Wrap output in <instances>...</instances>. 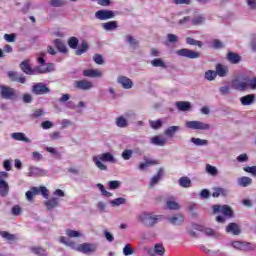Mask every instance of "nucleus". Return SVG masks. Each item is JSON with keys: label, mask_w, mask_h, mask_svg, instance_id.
Returning <instances> with one entry per match:
<instances>
[{"label": "nucleus", "mask_w": 256, "mask_h": 256, "mask_svg": "<svg viewBox=\"0 0 256 256\" xmlns=\"http://www.w3.org/2000/svg\"><path fill=\"white\" fill-rule=\"evenodd\" d=\"M60 243H63V245H66V247H71V249H75L76 251H79L80 253H95L97 251V246L95 244L91 243H83L78 246L75 245V242L73 241H67L65 236H61L59 239Z\"/></svg>", "instance_id": "1"}, {"label": "nucleus", "mask_w": 256, "mask_h": 256, "mask_svg": "<svg viewBox=\"0 0 256 256\" xmlns=\"http://www.w3.org/2000/svg\"><path fill=\"white\" fill-rule=\"evenodd\" d=\"M104 163H116L117 160H115V157L111 152H106L102 153L100 155L94 156L93 157V162L95 163L96 167L100 169V171H107V165L103 164Z\"/></svg>", "instance_id": "2"}, {"label": "nucleus", "mask_w": 256, "mask_h": 256, "mask_svg": "<svg viewBox=\"0 0 256 256\" xmlns=\"http://www.w3.org/2000/svg\"><path fill=\"white\" fill-rule=\"evenodd\" d=\"M138 220L141 221L145 227H154L159 221H163V215H153V213L144 212L138 216Z\"/></svg>", "instance_id": "3"}, {"label": "nucleus", "mask_w": 256, "mask_h": 256, "mask_svg": "<svg viewBox=\"0 0 256 256\" xmlns=\"http://www.w3.org/2000/svg\"><path fill=\"white\" fill-rule=\"evenodd\" d=\"M45 56V53H40V57H38V63L41 66H37L35 68L36 73L45 74V73H51L52 71H55V64L53 63H47L43 59Z\"/></svg>", "instance_id": "4"}, {"label": "nucleus", "mask_w": 256, "mask_h": 256, "mask_svg": "<svg viewBox=\"0 0 256 256\" xmlns=\"http://www.w3.org/2000/svg\"><path fill=\"white\" fill-rule=\"evenodd\" d=\"M0 96L2 99L13 101L17 99V91L10 86L0 85Z\"/></svg>", "instance_id": "5"}, {"label": "nucleus", "mask_w": 256, "mask_h": 256, "mask_svg": "<svg viewBox=\"0 0 256 256\" xmlns=\"http://www.w3.org/2000/svg\"><path fill=\"white\" fill-rule=\"evenodd\" d=\"M185 127L187 129L199 130V131H209L211 129V125L205 124L201 121H188L185 123Z\"/></svg>", "instance_id": "6"}, {"label": "nucleus", "mask_w": 256, "mask_h": 256, "mask_svg": "<svg viewBox=\"0 0 256 256\" xmlns=\"http://www.w3.org/2000/svg\"><path fill=\"white\" fill-rule=\"evenodd\" d=\"M212 211L215 215L222 213L224 217H233V209H231L229 205H213Z\"/></svg>", "instance_id": "7"}, {"label": "nucleus", "mask_w": 256, "mask_h": 256, "mask_svg": "<svg viewBox=\"0 0 256 256\" xmlns=\"http://www.w3.org/2000/svg\"><path fill=\"white\" fill-rule=\"evenodd\" d=\"M234 249H238V251H255V244L249 242H241V241H233L231 243Z\"/></svg>", "instance_id": "8"}, {"label": "nucleus", "mask_w": 256, "mask_h": 256, "mask_svg": "<svg viewBox=\"0 0 256 256\" xmlns=\"http://www.w3.org/2000/svg\"><path fill=\"white\" fill-rule=\"evenodd\" d=\"M177 55H179V57H186V59H199V57H201V54L199 52L189 50L187 48H182L178 50Z\"/></svg>", "instance_id": "9"}, {"label": "nucleus", "mask_w": 256, "mask_h": 256, "mask_svg": "<svg viewBox=\"0 0 256 256\" xmlns=\"http://www.w3.org/2000/svg\"><path fill=\"white\" fill-rule=\"evenodd\" d=\"M32 93L34 95H47V93H51V90L47 85L40 82L32 86Z\"/></svg>", "instance_id": "10"}, {"label": "nucleus", "mask_w": 256, "mask_h": 256, "mask_svg": "<svg viewBox=\"0 0 256 256\" xmlns=\"http://www.w3.org/2000/svg\"><path fill=\"white\" fill-rule=\"evenodd\" d=\"M95 17L100 21H107V19H113V17H115V13L111 10H98L95 13Z\"/></svg>", "instance_id": "11"}, {"label": "nucleus", "mask_w": 256, "mask_h": 256, "mask_svg": "<svg viewBox=\"0 0 256 256\" xmlns=\"http://www.w3.org/2000/svg\"><path fill=\"white\" fill-rule=\"evenodd\" d=\"M75 89H80V91H89L93 89V82L88 80H77L74 82Z\"/></svg>", "instance_id": "12"}, {"label": "nucleus", "mask_w": 256, "mask_h": 256, "mask_svg": "<svg viewBox=\"0 0 256 256\" xmlns=\"http://www.w3.org/2000/svg\"><path fill=\"white\" fill-rule=\"evenodd\" d=\"M142 163L139 164L140 171H143L144 169H147V167H153L155 165H159L161 162L159 160L151 159L148 156L143 157Z\"/></svg>", "instance_id": "13"}, {"label": "nucleus", "mask_w": 256, "mask_h": 256, "mask_svg": "<svg viewBox=\"0 0 256 256\" xmlns=\"http://www.w3.org/2000/svg\"><path fill=\"white\" fill-rule=\"evenodd\" d=\"M148 255H150V256H155V255L163 256V255H165V247L161 243L155 244L153 248H150L148 250Z\"/></svg>", "instance_id": "14"}, {"label": "nucleus", "mask_w": 256, "mask_h": 256, "mask_svg": "<svg viewBox=\"0 0 256 256\" xmlns=\"http://www.w3.org/2000/svg\"><path fill=\"white\" fill-rule=\"evenodd\" d=\"M7 76L9 77L10 80H12L14 83H25L26 78L23 74L19 75V73L15 71H9L7 73Z\"/></svg>", "instance_id": "15"}, {"label": "nucleus", "mask_w": 256, "mask_h": 256, "mask_svg": "<svg viewBox=\"0 0 256 256\" xmlns=\"http://www.w3.org/2000/svg\"><path fill=\"white\" fill-rule=\"evenodd\" d=\"M47 175V171L36 167V166H30L29 167V176L30 177H43Z\"/></svg>", "instance_id": "16"}, {"label": "nucleus", "mask_w": 256, "mask_h": 256, "mask_svg": "<svg viewBox=\"0 0 256 256\" xmlns=\"http://www.w3.org/2000/svg\"><path fill=\"white\" fill-rule=\"evenodd\" d=\"M20 69L26 75H35L37 73V70H35V69L33 70V68H31V65L29 64V62L27 60H24L21 62Z\"/></svg>", "instance_id": "17"}, {"label": "nucleus", "mask_w": 256, "mask_h": 256, "mask_svg": "<svg viewBox=\"0 0 256 256\" xmlns=\"http://www.w3.org/2000/svg\"><path fill=\"white\" fill-rule=\"evenodd\" d=\"M226 233H231V235H241V228L235 222H231L226 227Z\"/></svg>", "instance_id": "18"}, {"label": "nucleus", "mask_w": 256, "mask_h": 256, "mask_svg": "<svg viewBox=\"0 0 256 256\" xmlns=\"http://www.w3.org/2000/svg\"><path fill=\"white\" fill-rule=\"evenodd\" d=\"M117 81L122 85L123 89H131L133 87V81L126 76H119Z\"/></svg>", "instance_id": "19"}, {"label": "nucleus", "mask_w": 256, "mask_h": 256, "mask_svg": "<svg viewBox=\"0 0 256 256\" xmlns=\"http://www.w3.org/2000/svg\"><path fill=\"white\" fill-rule=\"evenodd\" d=\"M216 75L218 77H227L229 74V68L221 63L216 64Z\"/></svg>", "instance_id": "20"}, {"label": "nucleus", "mask_w": 256, "mask_h": 256, "mask_svg": "<svg viewBox=\"0 0 256 256\" xmlns=\"http://www.w3.org/2000/svg\"><path fill=\"white\" fill-rule=\"evenodd\" d=\"M9 195V183L0 177V197H7Z\"/></svg>", "instance_id": "21"}, {"label": "nucleus", "mask_w": 256, "mask_h": 256, "mask_svg": "<svg viewBox=\"0 0 256 256\" xmlns=\"http://www.w3.org/2000/svg\"><path fill=\"white\" fill-rule=\"evenodd\" d=\"M11 137L12 139H14V141H23V143H31V139L27 138V136L23 132L12 133Z\"/></svg>", "instance_id": "22"}, {"label": "nucleus", "mask_w": 256, "mask_h": 256, "mask_svg": "<svg viewBox=\"0 0 256 256\" xmlns=\"http://www.w3.org/2000/svg\"><path fill=\"white\" fill-rule=\"evenodd\" d=\"M226 59L232 65H237V63L241 62V56L235 52H228Z\"/></svg>", "instance_id": "23"}, {"label": "nucleus", "mask_w": 256, "mask_h": 256, "mask_svg": "<svg viewBox=\"0 0 256 256\" xmlns=\"http://www.w3.org/2000/svg\"><path fill=\"white\" fill-rule=\"evenodd\" d=\"M241 105H253L255 103V94H248L240 98Z\"/></svg>", "instance_id": "24"}, {"label": "nucleus", "mask_w": 256, "mask_h": 256, "mask_svg": "<svg viewBox=\"0 0 256 256\" xmlns=\"http://www.w3.org/2000/svg\"><path fill=\"white\" fill-rule=\"evenodd\" d=\"M163 173H164L163 168H159V170L157 171V174L152 177V179L149 183V186L155 187V185H157V183H159V181H161V177H163Z\"/></svg>", "instance_id": "25"}, {"label": "nucleus", "mask_w": 256, "mask_h": 256, "mask_svg": "<svg viewBox=\"0 0 256 256\" xmlns=\"http://www.w3.org/2000/svg\"><path fill=\"white\" fill-rule=\"evenodd\" d=\"M232 87L236 89L237 91H245L249 87V83L247 82H241L239 80H234L232 82Z\"/></svg>", "instance_id": "26"}, {"label": "nucleus", "mask_w": 256, "mask_h": 256, "mask_svg": "<svg viewBox=\"0 0 256 256\" xmlns=\"http://www.w3.org/2000/svg\"><path fill=\"white\" fill-rule=\"evenodd\" d=\"M83 75L84 77H103V73L97 69H86Z\"/></svg>", "instance_id": "27"}, {"label": "nucleus", "mask_w": 256, "mask_h": 256, "mask_svg": "<svg viewBox=\"0 0 256 256\" xmlns=\"http://www.w3.org/2000/svg\"><path fill=\"white\" fill-rule=\"evenodd\" d=\"M53 44L55 45L56 49L60 52V53H67L68 49L67 46L65 45V43H63V40L61 39H55Z\"/></svg>", "instance_id": "28"}, {"label": "nucleus", "mask_w": 256, "mask_h": 256, "mask_svg": "<svg viewBox=\"0 0 256 256\" xmlns=\"http://www.w3.org/2000/svg\"><path fill=\"white\" fill-rule=\"evenodd\" d=\"M0 236L3 239H6V241H8L9 243L17 241V235L11 234L8 231H0Z\"/></svg>", "instance_id": "29"}, {"label": "nucleus", "mask_w": 256, "mask_h": 256, "mask_svg": "<svg viewBox=\"0 0 256 256\" xmlns=\"http://www.w3.org/2000/svg\"><path fill=\"white\" fill-rule=\"evenodd\" d=\"M168 221L172 225H181V223H183V221H185V219L183 218V215L176 214V215H174L172 217H169Z\"/></svg>", "instance_id": "30"}, {"label": "nucleus", "mask_w": 256, "mask_h": 256, "mask_svg": "<svg viewBox=\"0 0 256 256\" xmlns=\"http://www.w3.org/2000/svg\"><path fill=\"white\" fill-rule=\"evenodd\" d=\"M102 27L105 31H115L117 27H119V24L117 21H109L102 24Z\"/></svg>", "instance_id": "31"}, {"label": "nucleus", "mask_w": 256, "mask_h": 256, "mask_svg": "<svg viewBox=\"0 0 256 256\" xmlns=\"http://www.w3.org/2000/svg\"><path fill=\"white\" fill-rule=\"evenodd\" d=\"M253 183V179L247 177V176H242L238 178V185L239 187H249Z\"/></svg>", "instance_id": "32"}, {"label": "nucleus", "mask_w": 256, "mask_h": 256, "mask_svg": "<svg viewBox=\"0 0 256 256\" xmlns=\"http://www.w3.org/2000/svg\"><path fill=\"white\" fill-rule=\"evenodd\" d=\"M176 107L179 111H189V109H191V102L178 101L176 102Z\"/></svg>", "instance_id": "33"}, {"label": "nucleus", "mask_w": 256, "mask_h": 256, "mask_svg": "<svg viewBox=\"0 0 256 256\" xmlns=\"http://www.w3.org/2000/svg\"><path fill=\"white\" fill-rule=\"evenodd\" d=\"M228 192L227 189L224 188H214L213 192H212V197H227Z\"/></svg>", "instance_id": "34"}, {"label": "nucleus", "mask_w": 256, "mask_h": 256, "mask_svg": "<svg viewBox=\"0 0 256 256\" xmlns=\"http://www.w3.org/2000/svg\"><path fill=\"white\" fill-rule=\"evenodd\" d=\"M35 195H39V188L38 187H32L29 191L26 192V199L28 201H33V198Z\"/></svg>", "instance_id": "35"}, {"label": "nucleus", "mask_w": 256, "mask_h": 256, "mask_svg": "<svg viewBox=\"0 0 256 256\" xmlns=\"http://www.w3.org/2000/svg\"><path fill=\"white\" fill-rule=\"evenodd\" d=\"M46 207L49 211H51V209H55V207H59V199L51 198V199L47 200Z\"/></svg>", "instance_id": "36"}, {"label": "nucleus", "mask_w": 256, "mask_h": 256, "mask_svg": "<svg viewBox=\"0 0 256 256\" xmlns=\"http://www.w3.org/2000/svg\"><path fill=\"white\" fill-rule=\"evenodd\" d=\"M180 129L181 127L179 126H170L165 130L164 135H166V137H173Z\"/></svg>", "instance_id": "37"}, {"label": "nucleus", "mask_w": 256, "mask_h": 256, "mask_svg": "<svg viewBox=\"0 0 256 256\" xmlns=\"http://www.w3.org/2000/svg\"><path fill=\"white\" fill-rule=\"evenodd\" d=\"M150 142L152 145H158L159 147H163L167 141L165 139H162L159 136H154L151 138Z\"/></svg>", "instance_id": "38"}, {"label": "nucleus", "mask_w": 256, "mask_h": 256, "mask_svg": "<svg viewBox=\"0 0 256 256\" xmlns=\"http://www.w3.org/2000/svg\"><path fill=\"white\" fill-rule=\"evenodd\" d=\"M180 187L189 188L191 187V179L187 176H183L179 179Z\"/></svg>", "instance_id": "39"}, {"label": "nucleus", "mask_w": 256, "mask_h": 256, "mask_svg": "<svg viewBox=\"0 0 256 256\" xmlns=\"http://www.w3.org/2000/svg\"><path fill=\"white\" fill-rule=\"evenodd\" d=\"M116 125L117 127H120L121 129H123L127 127L129 123L127 122V119H125V117L119 116L118 118H116Z\"/></svg>", "instance_id": "40"}, {"label": "nucleus", "mask_w": 256, "mask_h": 256, "mask_svg": "<svg viewBox=\"0 0 256 256\" xmlns=\"http://www.w3.org/2000/svg\"><path fill=\"white\" fill-rule=\"evenodd\" d=\"M89 49V44L86 41L82 42L81 46L75 51V55H83Z\"/></svg>", "instance_id": "41"}, {"label": "nucleus", "mask_w": 256, "mask_h": 256, "mask_svg": "<svg viewBox=\"0 0 256 256\" xmlns=\"http://www.w3.org/2000/svg\"><path fill=\"white\" fill-rule=\"evenodd\" d=\"M191 143H194V145H196L197 147H203V145L209 144V142L207 140H203V139L195 138V137L191 138Z\"/></svg>", "instance_id": "42"}, {"label": "nucleus", "mask_w": 256, "mask_h": 256, "mask_svg": "<svg viewBox=\"0 0 256 256\" xmlns=\"http://www.w3.org/2000/svg\"><path fill=\"white\" fill-rule=\"evenodd\" d=\"M191 22H192V25H195V26H197V25H203V24L205 23V16H203V15H198V16L194 17V18L191 20Z\"/></svg>", "instance_id": "43"}, {"label": "nucleus", "mask_w": 256, "mask_h": 256, "mask_svg": "<svg viewBox=\"0 0 256 256\" xmlns=\"http://www.w3.org/2000/svg\"><path fill=\"white\" fill-rule=\"evenodd\" d=\"M151 65L153 67H162L163 69L167 68V65H165V62L161 58H155L152 60Z\"/></svg>", "instance_id": "44"}, {"label": "nucleus", "mask_w": 256, "mask_h": 256, "mask_svg": "<svg viewBox=\"0 0 256 256\" xmlns=\"http://www.w3.org/2000/svg\"><path fill=\"white\" fill-rule=\"evenodd\" d=\"M217 78V72L215 70H208L205 72V79L207 81H215Z\"/></svg>", "instance_id": "45"}, {"label": "nucleus", "mask_w": 256, "mask_h": 256, "mask_svg": "<svg viewBox=\"0 0 256 256\" xmlns=\"http://www.w3.org/2000/svg\"><path fill=\"white\" fill-rule=\"evenodd\" d=\"M149 125L152 129H161V127H163V120L161 119H158L156 121L150 120Z\"/></svg>", "instance_id": "46"}, {"label": "nucleus", "mask_w": 256, "mask_h": 256, "mask_svg": "<svg viewBox=\"0 0 256 256\" xmlns=\"http://www.w3.org/2000/svg\"><path fill=\"white\" fill-rule=\"evenodd\" d=\"M110 203L113 207H119V205H125V203H127V199L120 197L112 200Z\"/></svg>", "instance_id": "47"}, {"label": "nucleus", "mask_w": 256, "mask_h": 256, "mask_svg": "<svg viewBox=\"0 0 256 256\" xmlns=\"http://www.w3.org/2000/svg\"><path fill=\"white\" fill-rule=\"evenodd\" d=\"M166 205H167L168 209H170V210L177 211V210L181 209V206H179V203L172 201V200H168L166 202Z\"/></svg>", "instance_id": "48"}, {"label": "nucleus", "mask_w": 256, "mask_h": 256, "mask_svg": "<svg viewBox=\"0 0 256 256\" xmlns=\"http://www.w3.org/2000/svg\"><path fill=\"white\" fill-rule=\"evenodd\" d=\"M126 41L127 43H129L130 45H132V47L134 49H137V47H139V41H137L135 38H133V36L131 35H127L126 36Z\"/></svg>", "instance_id": "49"}, {"label": "nucleus", "mask_w": 256, "mask_h": 256, "mask_svg": "<svg viewBox=\"0 0 256 256\" xmlns=\"http://www.w3.org/2000/svg\"><path fill=\"white\" fill-rule=\"evenodd\" d=\"M49 5L51 7H63L66 5V2L64 0H50Z\"/></svg>", "instance_id": "50"}, {"label": "nucleus", "mask_w": 256, "mask_h": 256, "mask_svg": "<svg viewBox=\"0 0 256 256\" xmlns=\"http://www.w3.org/2000/svg\"><path fill=\"white\" fill-rule=\"evenodd\" d=\"M186 43L188 45H197V47H203V42L199 41V40H195L191 37H187L186 38Z\"/></svg>", "instance_id": "51"}, {"label": "nucleus", "mask_w": 256, "mask_h": 256, "mask_svg": "<svg viewBox=\"0 0 256 256\" xmlns=\"http://www.w3.org/2000/svg\"><path fill=\"white\" fill-rule=\"evenodd\" d=\"M97 187H98V189L101 191V193H102V195H103L104 197H113V194H112L111 192L105 190V186H103V184L98 183V184H97Z\"/></svg>", "instance_id": "52"}, {"label": "nucleus", "mask_w": 256, "mask_h": 256, "mask_svg": "<svg viewBox=\"0 0 256 256\" xmlns=\"http://www.w3.org/2000/svg\"><path fill=\"white\" fill-rule=\"evenodd\" d=\"M108 187L111 190L119 189L121 187V182L119 180H112L108 182Z\"/></svg>", "instance_id": "53"}, {"label": "nucleus", "mask_w": 256, "mask_h": 256, "mask_svg": "<svg viewBox=\"0 0 256 256\" xmlns=\"http://www.w3.org/2000/svg\"><path fill=\"white\" fill-rule=\"evenodd\" d=\"M68 45L71 49H75L79 45V39L77 37H70L68 40Z\"/></svg>", "instance_id": "54"}, {"label": "nucleus", "mask_w": 256, "mask_h": 256, "mask_svg": "<svg viewBox=\"0 0 256 256\" xmlns=\"http://www.w3.org/2000/svg\"><path fill=\"white\" fill-rule=\"evenodd\" d=\"M206 171L209 173V175H212V177H216L218 171L215 166H211L210 164L206 165Z\"/></svg>", "instance_id": "55"}, {"label": "nucleus", "mask_w": 256, "mask_h": 256, "mask_svg": "<svg viewBox=\"0 0 256 256\" xmlns=\"http://www.w3.org/2000/svg\"><path fill=\"white\" fill-rule=\"evenodd\" d=\"M133 157V150L126 149L122 152V158L124 161H129Z\"/></svg>", "instance_id": "56"}, {"label": "nucleus", "mask_w": 256, "mask_h": 256, "mask_svg": "<svg viewBox=\"0 0 256 256\" xmlns=\"http://www.w3.org/2000/svg\"><path fill=\"white\" fill-rule=\"evenodd\" d=\"M66 235H68L70 238H79L81 237V233L79 231L68 229L66 230Z\"/></svg>", "instance_id": "57"}, {"label": "nucleus", "mask_w": 256, "mask_h": 256, "mask_svg": "<svg viewBox=\"0 0 256 256\" xmlns=\"http://www.w3.org/2000/svg\"><path fill=\"white\" fill-rule=\"evenodd\" d=\"M43 110L42 109H36L34 112L30 115L31 119H39V117H43Z\"/></svg>", "instance_id": "58"}, {"label": "nucleus", "mask_w": 256, "mask_h": 256, "mask_svg": "<svg viewBox=\"0 0 256 256\" xmlns=\"http://www.w3.org/2000/svg\"><path fill=\"white\" fill-rule=\"evenodd\" d=\"M123 254L125 256L133 255V248H131V244H126L123 248Z\"/></svg>", "instance_id": "59"}, {"label": "nucleus", "mask_w": 256, "mask_h": 256, "mask_svg": "<svg viewBox=\"0 0 256 256\" xmlns=\"http://www.w3.org/2000/svg\"><path fill=\"white\" fill-rule=\"evenodd\" d=\"M243 171L246 173H251V175L256 177V166H246L243 168Z\"/></svg>", "instance_id": "60"}, {"label": "nucleus", "mask_w": 256, "mask_h": 256, "mask_svg": "<svg viewBox=\"0 0 256 256\" xmlns=\"http://www.w3.org/2000/svg\"><path fill=\"white\" fill-rule=\"evenodd\" d=\"M93 61L97 64V65H103L104 61H103V56L101 54H95L93 56Z\"/></svg>", "instance_id": "61"}, {"label": "nucleus", "mask_w": 256, "mask_h": 256, "mask_svg": "<svg viewBox=\"0 0 256 256\" xmlns=\"http://www.w3.org/2000/svg\"><path fill=\"white\" fill-rule=\"evenodd\" d=\"M4 39L7 43H15L16 36L15 34H5Z\"/></svg>", "instance_id": "62"}, {"label": "nucleus", "mask_w": 256, "mask_h": 256, "mask_svg": "<svg viewBox=\"0 0 256 256\" xmlns=\"http://www.w3.org/2000/svg\"><path fill=\"white\" fill-rule=\"evenodd\" d=\"M31 251H33L35 255H45V249L41 247H32Z\"/></svg>", "instance_id": "63"}, {"label": "nucleus", "mask_w": 256, "mask_h": 256, "mask_svg": "<svg viewBox=\"0 0 256 256\" xmlns=\"http://www.w3.org/2000/svg\"><path fill=\"white\" fill-rule=\"evenodd\" d=\"M213 48L214 49H223V42H221L219 39L213 40Z\"/></svg>", "instance_id": "64"}]
</instances>
